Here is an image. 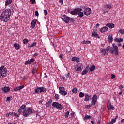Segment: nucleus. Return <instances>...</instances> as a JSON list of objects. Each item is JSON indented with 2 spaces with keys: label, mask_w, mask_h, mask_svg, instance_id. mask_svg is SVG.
I'll use <instances>...</instances> for the list:
<instances>
[{
  "label": "nucleus",
  "mask_w": 124,
  "mask_h": 124,
  "mask_svg": "<svg viewBox=\"0 0 124 124\" xmlns=\"http://www.w3.org/2000/svg\"><path fill=\"white\" fill-rule=\"evenodd\" d=\"M18 112L19 114L23 113L24 117H29V115H31V114H32V113H33L31 108H27L26 105H23L21 107H20L18 110Z\"/></svg>",
  "instance_id": "obj_1"
},
{
  "label": "nucleus",
  "mask_w": 124,
  "mask_h": 124,
  "mask_svg": "<svg viewBox=\"0 0 124 124\" xmlns=\"http://www.w3.org/2000/svg\"><path fill=\"white\" fill-rule=\"evenodd\" d=\"M11 12V10L9 9L5 10L0 15V20L3 21V22H8L9 21Z\"/></svg>",
  "instance_id": "obj_2"
},
{
  "label": "nucleus",
  "mask_w": 124,
  "mask_h": 124,
  "mask_svg": "<svg viewBox=\"0 0 124 124\" xmlns=\"http://www.w3.org/2000/svg\"><path fill=\"white\" fill-rule=\"evenodd\" d=\"M47 91V88L41 87H37L35 89L34 92L33 93V94H39L40 93H44V92H46Z\"/></svg>",
  "instance_id": "obj_3"
},
{
  "label": "nucleus",
  "mask_w": 124,
  "mask_h": 124,
  "mask_svg": "<svg viewBox=\"0 0 124 124\" xmlns=\"http://www.w3.org/2000/svg\"><path fill=\"white\" fill-rule=\"evenodd\" d=\"M0 74L2 77H5L7 75V70L6 68H4V66L0 67Z\"/></svg>",
  "instance_id": "obj_4"
},
{
  "label": "nucleus",
  "mask_w": 124,
  "mask_h": 124,
  "mask_svg": "<svg viewBox=\"0 0 124 124\" xmlns=\"http://www.w3.org/2000/svg\"><path fill=\"white\" fill-rule=\"evenodd\" d=\"M52 106L53 107H56L57 109L58 110H62L63 107L62 105L60 104H59L58 102H54L52 103Z\"/></svg>",
  "instance_id": "obj_5"
},
{
  "label": "nucleus",
  "mask_w": 124,
  "mask_h": 124,
  "mask_svg": "<svg viewBox=\"0 0 124 124\" xmlns=\"http://www.w3.org/2000/svg\"><path fill=\"white\" fill-rule=\"evenodd\" d=\"M59 93L61 94V95L65 96L66 94H67V92L65 91L64 87H59Z\"/></svg>",
  "instance_id": "obj_6"
},
{
  "label": "nucleus",
  "mask_w": 124,
  "mask_h": 124,
  "mask_svg": "<svg viewBox=\"0 0 124 124\" xmlns=\"http://www.w3.org/2000/svg\"><path fill=\"white\" fill-rule=\"evenodd\" d=\"M82 8H76L73 11H72L70 13L72 15H76V14H78L79 12H81L82 11Z\"/></svg>",
  "instance_id": "obj_7"
},
{
  "label": "nucleus",
  "mask_w": 124,
  "mask_h": 124,
  "mask_svg": "<svg viewBox=\"0 0 124 124\" xmlns=\"http://www.w3.org/2000/svg\"><path fill=\"white\" fill-rule=\"evenodd\" d=\"M113 49H114V53L116 56L119 55V47L116 45V44L114 43L112 44Z\"/></svg>",
  "instance_id": "obj_8"
},
{
  "label": "nucleus",
  "mask_w": 124,
  "mask_h": 124,
  "mask_svg": "<svg viewBox=\"0 0 124 124\" xmlns=\"http://www.w3.org/2000/svg\"><path fill=\"white\" fill-rule=\"evenodd\" d=\"M62 19L65 22V23H69L70 21V18L67 16L64 15L62 16Z\"/></svg>",
  "instance_id": "obj_9"
},
{
  "label": "nucleus",
  "mask_w": 124,
  "mask_h": 124,
  "mask_svg": "<svg viewBox=\"0 0 124 124\" xmlns=\"http://www.w3.org/2000/svg\"><path fill=\"white\" fill-rule=\"evenodd\" d=\"M96 101H97V96L96 95H94L92 97V100L91 102L92 105H95Z\"/></svg>",
  "instance_id": "obj_10"
},
{
  "label": "nucleus",
  "mask_w": 124,
  "mask_h": 124,
  "mask_svg": "<svg viewBox=\"0 0 124 124\" xmlns=\"http://www.w3.org/2000/svg\"><path fill=\"white\" fill-rule=\"evenodd\" d=\"M106 51H107V52H108V51H109L110 54H114V53H115V51L113 49V47H112L110 46L107 47Z\"/></svg>",
  "instance_id": "obj_11"
},
{
  "label": "nucleus",
  "mask_w": 124,
  "mask_h": 124,
  "mask_svg": "<svg viewBox=\"0 0 124 124\" xmlns=\"http://www.w3.org/2000/svg\"><path fill=\"white\" fill-rule=\"evenodd\" d=\"M92 13V10L91 8H87L84 11L85 15H90Z\"/></svg>",
  "instance_id": "obj_12"
},
{
  "label": "nucleus",
  "mask_w": 124,
  "mask_h": 124,
  "mask_svg": "<svg viewBox=\"0 0 124 124\" xmlns=\"http://www.w3.org/2000/svg\"><path fill=\"white\" fill-rule=\"evenodd\" d=\"M108 30V28H107V27L106 26H105L101 28V29L100 30V31L101 33L106 32Z\"/></svg>",
  "instance_id": "obj_13"
},
{
  "label": "nucleus",
  "mask_w": 124,
  "mask_h": 124,
  "mask_svg": "<svg viewBox=\"0 0 124 124\" xmlns=\"http://www.w3.org/2000/svg\"><path fill=\"white\" fill-rule=\"evenodd\" d=\"M85 99H84V101H89L90 99H92V97L91 96H89V94L87 93H86L85 95Z\"/></svg>",
  "instance_id": "obj_14"
},
{
  "label": "nucleus",
  "mask_w": 124,
  "mask_h": 124,
  "mask_svg": "<svg viewBox=\"0 0 124 124\" xmlns=\"http://www.w3.org/2000/svg\"><path fill=\"white\" fill-rule=\"evenodd\" d=\"M36 22H37V20L34 19L31 22V28L32 29H34L35 27V25L36 24Z\"/></svg>",
  "instance_id": "obj_15"
},
{
  "label": "nucleus",
  "mask_w": 124,
  "mask_h": 124,
  "mask_svg": "<svg viewBox=\"0 0 124 124\" xmlns=\"http://www.w3.org/2000/svg\"><path fill=\"white\" fill-rule=\"evenodd\" d=\"M107 27H108L110 29H113V28H115V24L113 23H107L106 24Z\"/></svg>",
  "instance_id": "obj_16"
},
{
  "label": "nucleus",
  "mask_w": 124,
  "mask_h": 124,
  "mask_svg": "<svg viewBox=\"0 0 124 124\" xmlns=\"http://www.w3.org/2000/svg\"><path fill=\"white\" fill-rule=\"evenodd\" d=\"M14 46L16 50H19L21 48V46L17 43H15Z\"/></svg>",
  "instance_id": "obj_17"
},
{
  "label": "nucleus",
  "mask_w": 124,
  "mask_h": 124,
  "mask_svg": "<svg viewBox=\"0 0 124 124\" xmlns=\"http://www.w3.org/2000/svg\"><path fill=\"white\" fill-rule=\"evenodd\" d=\"M2 90L6 93H8L10 90L9 87H4L2 88Z\"/></svg>",
  "instance_id": "obj_18"
},
{
  "label": "nucleus",
  "mask_w": 124,
  "mask_h": 124,
  "mask_svg": "<svg viewBox=\"0 0 124 124\" xmlns=\"http://www.w3.org/2000/svg\"><path fill=\"white\" fill-rule=\"evenodd\" d=\"M108 42L111 43L113 41V36L112 35L109 34L108 37Z\"/></svg>",
  "instance_id": "obj_19"
},
{
  "label": "nucleus",
  "mask_w": 124,
  "mask_h": 124,
  "mask_svg": "<svg viewBox=\"0 0 124 124\" xmlns=\"http://www.w3.org/2000/svg\"><path fill=\"white\" fill-rule=\"evenodd\" d=\"M92 36L93 37H97V38H100V37H99V35H98V34H97V33L94 32V33L93 32L92 33Z\"/></svg>",
  "instance_id": "obj_20"
},
{
  "label": "nucleus",
  "mask_w": 124,
  "mask_h": 124,
  "mask_svg": "<svg viewBox=\"0 0 124 124\" xmlns=\"http://www.w3.org/2000/svg\"><path fill=\"white\" fill-rule=\"evenodd\" d=\"M52 102H53V100H49L48 102L46 103V107H50V106H51V104L52 103Z\"/></svg>",
  "instance_id": "obj_21"
},
{
  "label": "nucleus",
  "mask_w": 124,
  "mask_h": 124,
  "mask_svg": "<svg viewBox=\"0 0 124 124\" xmlns=\"http://www.w3.org/2000/svg\"><path fill=\"white\" fill-rule=\"evenodd\" d=\"M12 3V0H6L5 2V6H7Z\"/></svg>",
  "instance_id": "obj_22"
},
{
  "label": "nucleus",
  "mask_w": 124,
  "mask_h": 124,
  "mask_svg": "<svg viewBox=\"0 0 124 124\" xmlns=\"http://www.w3.org/2000/svg\"><path fill=\"white\" fill-rule=\"evenodd\" d=\"M111 106H112V105L111 104V102L108 101V103L107 104V107L108 108V111H110V108H111Z\"/></svg>",
  "instance_id": "obj_23"
},
{
  "label": "nucleus",
  "mask_w": 124,
  "mask_h": 124,
  "mask_svg": "<svg viewBox=\"0 0 124 124\" xmlns=\"http://www.w3.org/2000/svg\"><path fill=\"white\" fill-rule=\"evenodd\" d=\"M78 14L79 18H82L83 16H84V13L83 12H79Z\"/></svg>",
  "instance_id": "obj_24"
},
{
  "label": "nucleus",
  "mask_w": 124,
  "mask_h": 124,
  "mask_svg": "<svg viewBox=\"0 0 124 124\" xmlns=\"http://www.w3.org/2000/svg\"><path fill=\"white\" fill-rule=\"evenodd\" d=\"M11 115L15 117H20V114H17V113L16 112H11Z\"/></svg>",
  "instance_id": "obj_25"
},
{
  "label": "nucleus",
  "mask_w": 124,
  "mask_h": 124,
  "mask_svg": "<svg viewBox=\"0 0 124 124\" xmlns=\"http://www.w3.org/2000/svg\"><path fill=\"white\" fill-rule=\"evenodd\" d=\"M91 118H92V116H89L87 115H86L84 117L83 119L84 120H90V119H91Z\"/></svg>",
  "instance_id": "obj_26"
},
{
  "label": "nucleus",
  "mask_w": 124,
  "mask_h": 124,
  "mask_svg": "<svg viewBox=\"0 0 124 124\" xmlns=\"http://www.w3.org/2000/svg\"><path fill=\"white\" fill-rule=\"evenodd\" d=\"M35 45H36V43L33 42L31 45H29L28 47L30 48H32V47H34Z\"/></svg>",
  "instance_id": "obj_27"
},
{
  "label": "nucleus",
  "mask_w": 124,
  "mask_h": 124,
  "mask_svg": "<svg viewBox=\"0 0 124 124\" xmlns=\"http://www.w3.org/2000/svg\"><path fill=\"white\" fill-rule=\"evenodd\" d=\"M95 69V66L94 65H92L90 68V71H93Z\"/></svg>",
  "instance_id": "obj_28"
},
{
  "label": "nucleus",
  "mask_w": 124,
  "mask_h": 124,
  "mask_svg": "<svg viewBox=\"0 0 124 124\" xmlns=\"http://www.w3.org/2000/svg\"><path fill=\"white\" fill-rule=\"evenodd\" d=\"M101 52L104 55V56H105V55H106V49H103L102 50H101Z\"/></svg>",
  "instance_id": "obj_29"
},
{
  "label": "nucleus",
  "mask_w": 124,
  "mask_h": 124,
  "mask_svg": "<svg viewBox=\"0 0 124 124\" xmlns=\"http://www.w3.org/2000/svg\"><path fill=\"white\" fill-rule=\"evenodd\" d=\"M36 71H37V68H35V67H34L32 69V73H33V74H34L35 73H36Z\"/></svg>",
  "instance_id": "obj_30"
},
{
  "label": "nucleus",
  "mask_w": 124,
  "mask_h": 124,
  "mask_svg": "<svg viewBox=\"0 0 124 124\" xmlns=\"http://www.w3.org/2000/svg\"><path fill=\"white\" fill-rule=\"evenodd\" d=\"M84 96H85V94H84L83 92L79 93V97L82 98V97H84Z\"/></svg>",
  "instance_id": "obj_31"
},
{
  "label": "nucleus",
  "mask_w": 124,
  "mask_h": 124,
  "mask_svg": "<svg viewBox=\"0 0 124 124\" xmlns=\"http://www.w3.org/2000/svg\"><path fill=\"white\" fill-rule=\"evenodd\" d=\"M68 116H69V111H67L65 113L64 117H65V118H66V119H67V118H68Z\"/></svg>",
  "instance_id": "obj_32"
},
{
  "label": "nucleus",
  "mask_w": 124,
  "mask_h": 124,
  "mask_svg": "<svg viewBox=\"0 0 124 124\" xmlns=\"http://www.w3.org/2000/svg\"><path fill=\"white\" fill-rule=\"evenodd\" d=\"M91 41H86L85 40L82 42V44H89V43H90Z\"/></svg>",
  "instance_id": "obj_33"
},
{
  "label": "nucleus",
  "mask_w": 124,
  "mask_h": 124,
  "mask_svg": "<svg viewBox=\"0 0 124 124\" xmlns=\"http://www.w3.org/2000/svg\"><path fill=\"white\" fill-rule=\"evenodd\" d=\"M118 32L121 34H124V29H121Z\"/></svg>",
  "instance_id": "obj_34"
},
{
  "label": "nucleus",
  "mask_w": 124,
  "mask_h": 124,
  "mask_svg": "<svg viewBox=\"0 0 124 124\" xmlns=\"http://www.w3.org/2000/svg\"><path fill=\"white\" fill-rule=\"evenodd\" d=\"M116 119H112L111 121H110L108 123V124H113L116 122Z\"/></svg>",
  "instance_id": "obj_35"
},
{
  "label": "nucleus",
  "mask_w": 124,
  "mask_h": 124,
  "mask_svg": "<svg viewBox=\"0 0 124 124\" xmlns=\"http://www.w3.org/2000/svg\"><path fill=\"white\" fill-rule=\"evenodd\" d=\"M23 42L24 44H27V43L29 42V40H28V39L26 38L23 40Z\"/></svg>",
  "instance_id": "obj_36"
},
{
  "label": "nucleus",
  "mask_w": 124,
  "mask_h": 124,
  "mask_svg": "<svg viewBox=\"0 0 124 124\" xmlns=\"http://www.w3.org/2000/svg\"><path fill=\"white\" fill-rule=\"evenodd\" d=\"M55 98L56 100H58L60 98V96L58 94H55Z\"/></svg>",
  "instance_id": "obj_37"
},
{
  "label": "nucleus",
  "mask_w": 124,
  "mask_h": 124,
  "mask_svg": "<svg viewBox=\"0 0 124 124\" xmlns=\"http://www.w3.org/2000/svg\"><path fill=\"white\" fill-rule=\"evenodd\" d=\"M72 92L74 93H77V89L73 88V90H72Z\"/></svg>",
  "instance_id": "obj_38"
},
{
  "label": "nucleus",
  "mask_w": 124,
  "mask_h": 124,
  "mask_svg": "<svg viewBox=\"0 0 124 124\" xmlns=\"http://www.w3.org/2000/svg\"><path fill=\"white\" fill-rule=\"evenodd\" d=\"M85 70H86L87 71V72H88V71H89V70H90V66L89 65L87 66Z\"/></svg>",
  "instance_id": "obj_39"
},
{
  "label": "nucleus",
  "mask_w": 124,
  "mask_h": 124,
  "mask_svg": "<svg viewBox=\"0 0 124 124\" xmlns=\"http://www.w3.org/2000/svg\"><path fill=\"white\" fill-rule=\"evenodd\" d=\"M20 90V87H19V86H18V87L15 88L14 89V91H19Z\"/></svg>",
  "instance_id": "obj_40"
},
{
  "label": "nucleus",
  "mask_w": 124,
  "mask_h": 124,
  "mask_svg": "<svg viewBox=\"0 0 124 124\" xmlns=\"http://www.w3.org/2000/svg\"><path fill=\"white\" fill-rule=\"evenodd\" d=\"M87 72H87L86 70H84L82 72L81 74H82V75H85V74H86V73H87Z\"/></svg>",
  "instance_id": "obj_41"
},
{
  "label": "nucleus",
  "mask_w": 124,
  "mask_h": 124,
  "mask_svg": "<svg viewBox=\"0 0 124 124\" xmlns=\"http://www.w3.org/2000/svg\"><path fill=\"white\" fill-rule=\"evenodd\" d=\"M91 107H92V104L89 105H87L85 106V108H87V109L91 108Z\"/></svg>",
  "instance_id": "obj_42"
},
{
  "label": "nucleus",
  "mask_w": 124,
  "mask_h": 124,
  "mask_svg": "<svg viewBox=\"0 0 124 124\" xmlns=\"http://www.w3.org/2000/svg\"><path fill=\"white\" fill-rule=\"evenodd\" d=\"M78 71H82V68H81V66H78L77 68Z\"/></svg>",
  "instance_id": "obj_43"
},
{
  "label": "nucleus",
  "mask_w": 124,
  "mask_h": 124,
  "mask_svg": "<svg viewBox=\"0 0 124 124\" xmlns=\"http://www.w3.org/2000/svg\"><path fill=\"white\" fill-rule=\"evenodd\" d=\"M67 51H68V52H70V51H71V47H70V46H68L67 47Z\"/></svg>",
  "instance_id": "obj_44"
},
{
  "label": "nucleus",
  "mask_w": 124,
  "mask_h": 124,
  "mask_svg": "<svg viewBox=\"0 0 124 124\" xmlns=\"http://www.w3.org/2000/svg\"><path fill=\"white\" fill-rule=\"evenodd\" d=\"M79 62H80V59H79V58L77 57L76 59V62L78 63Z\"/></svg>",
  "instance_id": "obj_45"
},
{
  "label": "nucleus",
  "mask_w": 124,
  "mask_h": 124,
  "mask_svg": "<svg viewBox=\"0 0 124 124\" xmlns=\"http://www.w3.org/2000/svg\"><path fill=\"white\" fill-rule=\"evenodd\" d=\"M29 62H30V63H31V62H34V59L32 58L30 60Z\"/></svg>",
  "instance_id": "obj_46"
},
{
  "label": "nucleus",
  "mask_w": 124,
  "mask_h": 124,
  "mask_svg": "<svg viewBox=\"0 0 124 124\" xmlns=\"http://www.w3.org/2000/svg\"><path fill=\"white\" fill-rule=\"evenodd\" d=\"M12 98V96H10V97H7L6 99L7 100V101H10V99Z\"/></svg>",
  "instance_id": "obj_47"
},
{
  "label": "nucleus",
  "mask_w": 124,
  "mask_h": 124,
  "mask_svg": "<svg viewBox=\"0 0 124 124\" xmlns=\"http://www.w3.org/2000/svg\"><path fill=\"white\" fill-rule=\"evenodd\" d=\"M30 2L34 4V3H35V0H30Z\"/></svg>",
  "instance_id": "obj_48"
},
{
  "label": "nucleus",
  "mask_w": 124,
  "mask_h": 124,
  "mask_svg": "<svg viewBox=\"0 0 124 124\" xmlns=\"http://www.w3.org/2000/svg\"><path fill=\"white\" fill-rule=\"evenodd\" d=\"M35 15H36V16H37V17H38V16L39 15V14L38 13V11H35Z\"/></svg>",
  "instance_id": "obj_49"
},
{
  "label": "nucleus",
  "mask_w": 124,
  "mask_h": 124,
  "mask_svg": "<svg viewBox=\"0 0 124 124\" xmlns=\"http://www.w3.org/2000/svg\"><path fill=\"white\" fill-rule=\"evenodd\" d=\"M44 14L45 16H46V15H47V14H48V12L47 11V10H44Z\"/></svg>",
  "instance_id": "obj_50"
},
{
  "label": "nucleus",
  "mask_w": 124,
  "mask_h": 124,
  "mask_svg": "<svg viewBox=\"0 0 124 124\" xmlns=\"http://www.w3.org/2000/svg\"><path fill=\"white\" fill-rule=\"evenodd\" d=\"M76 58H77V57H73L72 58V61L73 62H76Z\"/></svg>",
  "instance_id": "obj_51"
},
{
  "label": "nucleus",
  "mask_w": 124,
  "mask_h": 124,
  "mask_svg": "<svg viewBox=\"0 0 124 124\" xmlns=\"http://www.w3.org/2000/svg\"><path fill=\"white\" fill-rule=\"evenodd\" d=\"M115 41H116V42H119L120 43V39H119L118 38H116L115 39Z\"/></svg>",
  "instance_id": "obj_52"
},
{
  "label": "nucleus",
  "mask_w": 124,
  "mask_h": 124,
  "mask_svg": "<svg viewBox=\"0 0 124 124\" xmlns=\"http://www.w3.org/2000/svg\"><path fill=\"white\" fill-rule=\"evenodd\" d=\"M110 109L111 110V109H112V110H115V107H114V106H111L110 108Z\"/></svg>",
  "instance_id": "obj_53"
},
{
  "label": "nucleus",
  "mask_w": 124,
  "mask_h": 124,
  "mask_svg": "<svg viewBox=\"0 0 124 124\" xmlns=\"http://www.w3.org/2000/svg\"><path fill=\"white\" fill-rule=\"evenodd\" d=\"M107 8H109V9L112 8V6L110 5H107Z\"/></svg>",
  "instance_id": "obj_54"
},
{
  "label": "nucleus",
  "mask_w": 124,
  "mask_h": 124,
  "mask_svg": "<svg viewBox=\"0 0 124 124\" xmlns=\"http://www.w3.org/2000/svg\"><path fill=\"white\" fill-rule=\"evenodd\" d=\"M115 75L114 74H111V79H114L115 78Z\"/></svg>",
  "instance_id": "obj_55"
},
{
  "label": "nucleus",
  "mask_w": 124,
  "mask_h": 124,
  "mask_svg": "<svg viewBox=\"0 0 124 124\" xmlns=\"http://www.w3.org/2000/svg\"><path fill=\"white\" fill-rule=\"evenodd\" d=\"M65 77H66V79H67V78H68V77H69V74H67L66 75H65Z\"/></svg>",
  "instance_id": "obj_56"
},
{
  "label": "nucleus",
  "mask_w": 124,
  "mask_h": 124,
  "mask_svg": "<svg viewBox=\"0 0 124 124\" xmlns=\"http://www.w3.org/2000/svg\"><path fill=\"white\" fill-rule=\"evenodd\" d=\"M60 3H62V4H63V0H59Z\"/></svg>",
  "instance_id": "obj_57"
},
{
  "label": "nucleus",
  "mask_w": 124,
  "mask_h": 124,
  "mask_svg": "<svg viewBox=\"0 0 124 124\" xmlns=\"http://www.w3.org/2000/svg\"><path fill=\"white\" fill-rule=\"evenodd\" d=\"M25 64H31V63H30V61H28L25 62Z\"/></svg>",
  "instance_id": "obj_58"
},
{
  "label": "nucleus",
  "mask_w": 124,
  "mask_h": 124,
  "mask_svg": "<svg viewBox=\"0 0 124 124\" xmlns=\"http://www.w3.org/2000/svg\"><path fill=\"white\" fill-rule=\"evenodd\" d=\"M63 57V54H60V56H59V58H60V59H62Z\"/></svg>",
  "instance_id": "obj_59"
},
{
  "label": "nucleus",
  "mask_w": 124,
  "mask_h": 124,
  "mask_svg": "<svg viewBox=\"0 0 124 124\" xmlns=\"http://www.w3.org/2000/svg\"><path fill=\"white\" fill-rule=\"evenodd\" d=\"M24 87H25V85H22V86H19L20 90H21V89H23V88H24Z\"/></svg>",
  "instance_id": "obj_60"
},
{
  "label": "nucleus",
  "mask_w": 124,
  "mask_h": 124,
  "mask_svg": "<svg viewBox=\"0 0 124 124\" xmlns=\"http://www.w3.org/2000/svg\"><path fill=\"white\" fill-rule=\"evenodd\" d=\"M123 88H124V86L123 85H121L119 86V89H123Z\"/></svg>",
  "instance_id": "obj_61"
},
{
  "label": "nucleus",
  "mask_w": 124,
  "mask_h": 124,
  "mask_svg": "<svg viewBox=\"0 0 124 124\" xmlns=\"http://www.w3.org/2000/svg\"><path fill=\"white\" fill-rule=\"evenodd\" d=\"M124 41V40L122 38H120L119 40V42H123V41Z\"/></svg>",
  "instance_id": "obj_62"
},
{
  "label": "nucleus",
  "mask_w": 124,
  "mask_h": 124,
  "mask_svg": "<svg viewBox=\"0 0 124 124\" xmlns=\"http://www.w3.org/2000/svg\"><path fill=\"white\" fill-rule=\"evenodd\" d=\"M99 26H100V24H98V23L96 24V28H98V27H99Z\"/></svg>",
  "instance_id": "obj_63"
},
{
  "label": "nucleus",
  "mask_w": 124,
  "mask_h": 124,
  "mask_svg": "<svg viewBox=\"0 0 124 124\" xmlns=\"http://www.w3.org/2000/svg\"><path fill=\"white\" fill-rule=\"evenodd\" d=\"M72 117H74V112L71 113Z\"/></svg>",
  "instance_id": "obj_64"
}]
</instances>
